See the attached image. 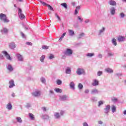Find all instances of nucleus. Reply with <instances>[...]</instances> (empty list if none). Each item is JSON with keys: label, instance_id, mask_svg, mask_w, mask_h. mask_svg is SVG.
<instances>
[{"label": "nucleus", "instance_id": "45", "mask_svg": "<svg viewBox=\"0 0 126 126\" xmlns=\"http://www.w3.org/2000/svg\"><path fill=\"white\" fill-rule=\"evenodd\" d=\"M112 101L114 102V103H116V102H118V98L116 97H113L112 98Z\"/></svg>", "mask_w": 126, "mask_h": 126}, {"label": "nucleus", "instance_id": "40", "mask_svg": "<svg viewBox=\"0 0 126 126\" xmlns=\"http://www.w3.org/2000/svg\"><path fill=\"white\" fill-rule=\"evenodd\" d=\"M84 33L82 32L78 35V39H81L82 37H84Z\"/></svg>", "mask_w": 126, "mask_h": 126}, {"label": "nucleus", "instance_id": "63", "mask_svg": "<svg viewBox=\"0 0 126 126\" xmlns=\"http://www.w3.org/2000/svg\"><path fill=\"white\" fill-rule=\"evenodd\" d=\"M26 44H27V45H28V46H30V45H32V43H31V42H27L26 43Z\"/></svg>", "mask_w": 126, "mask_h": 126}, {"label": "nucleus", "instance_id": "20", "mask_svg": "<svg viewBox=\"0 0 126 126\" xmlns=\"http://www.w3.org/2000/svg\"><path fill=\"white\" fill-rule=\"evenodd\" d=\"M41 119H43V120H49L50 116L47 114H43L41 115Z\"/></svg>", "mask_w": 126, "mask_h": 126}, {"label": "nucleus", "instance_id": "47", "mask_svg": "<svg viewBox=\"0 0 126 126\" xmlns=\"http://www.w3.org/2000/svg\"><path fill=\"white\" fill-rule=\"evenodd\" d=\"M49 48H50V47L48 46H46V45L42 46V49L43 50H48V49H49Z\"/></svg>", "mask_w": 126, "mask_h": 126}, {"label": "nucleus", "instance_id": "43", "mask_svg": "<svg viewBox=\"0 0 126 126\" xmlns=\"http://www.w3.org/2000/svg\"><path fill=\"white\" fill-rule=\"evenodd\" d=\"M56 82H57V84H58V85H61L63 83V82L61 80H57Z\"/></svg>", "mask_w": 126, "mask_h": 126}, {"label": "nucleus", "instance_id": "42", "mask_svg": "<svg viewBox=\"0 0 126 126\" xmlns=\"http://www.w3.org/2000/svg\"><path fill=\"white\" fill-rule=\"evenodd\" d=\"M78 88L80 90H81L83 89V85L81 83L78 84Z\"/></svg>", "mask_w": 126, "mask_h": 126}, {"label": "nucleus", "instance_id": "12", "mask_svg": "<svg viewBox=\"0 0 126 126\" xmlns=\"http://www.w3.org/2000/svg\"><path fill=\"white\" fill-rule=\"evenodd\" d=\"M9 88H13L14 86H15V84H14V80H11L9 81Z\"/></svg>", "mask_w": 126, "mask_h": 126}, {"label": "nucleus", "instance_id": "53", "mask_svg": "<svg viewBox=\"0 0 126 126\" xmlns=\"http://www.w3.org/2000/svg\"><path fill=\"white\" fill-rule=\"evenodd\" d=\"M77 19H78V20L80 21V22H82V21L83 20V19H82L81 17H80V16H78Z\"/></svg>", "mask_w": 126, "mask_h": 126}, {"label": "nucleus", "instance_id": "8", "mask_svg": "<svg viewBox=\"0 0 126 126\" xmlns=\"http://www.w3.org/2000/svg\"><path fill=\"white\" fill-rule=\"evenodd\" d=\"M68 99V96L66 95H60L59 96V99L60 101H67Z\"/></svg>", "mask_w": 126, "mask_h": 126}, {"label": "nucleus", "instance_id": "33", "mask_svg": "<svg viewBox=\"0 0 126 126\" xmlns=\"http://www.w3.org/2000/svg\"><path fill=\"white\" fill-rule=\"evenodd\" d=\"M65 35H66V32H64L62 36H61V37L60 38L59 41V42H62V40H63V37H64V36H65Z\"/></svg>", "mask_w": 126, "mask_h": 126}, {"label": "nucleus", "instance_id": "44", "mask_svg": "<svg viewBox=\"0 0 126 126\" xmlns=\"http://www.w3.org/2000/svg\"><path fill=\"white\" fill-rule=\"evenodd\" d=\"M41 109L42 110L43 112H47L48 111V108H46V107L43 106L41 108Z\"/></svg>", "mask_w": 126, "mask_h": 126}, {"label": "nucleus", "instance_id": "18", "mask_svg": "<svg viewBox=\"0 0 126 126\" xmlns=\"http://www.w3.org/2000/svg\"><path fill=\"white\" fill-rule=\"evenodd\" d=\"M65 73L66 74H70V73H71V68H70V67H66Z\"/></svg>", "mask_w": 126, "mask_h": 126}, {"label": "nucleus", "instance_id": "13", "mask_svg": "<svg viewBox=\"0 0 126 126\" xmlns=\"http://www.w3.org/2000/svg\"><path fill=\"white\" fill-rule=\"evenodd\" d=\"M93 86H98L99 85V80L97 79H94L92 83Z\"/></svg>", "mask_w": 126, "mask_h": 126}, {"label": "nucleus", "instance_id": "35", "mask_svg": "<svg viewBox=\"0 0 126 126\" xmlns=\"http://www.w3.org/2000/svg\"><path fill=\"white\" fill-rule=\"evenodd\" d=\"M16 120L18 123H19L20 124H22V119H21V117H17Z\"/></svg>", "mask_w": 126, "mask_h": 126}, {"label": "nucleus", "instance_id": "10", "mask_svg": "<svg viewBox=\"0 0 126 126\" xmlns=\"http://www.w3.org/2000/svg\"><path fill=\"white\" fill-rule=\"evenodd\" d=\"M9 48L10 49H11V50H14L15 48H16V44H15V42H11L10 43H9Z\"/></svg>", "mask_w": 126, "mask_h": 126}, {"label": "nucleus", "instance_id": "31", "mask_svg": "<svg viewBox=\"0 0 126 126\" xmlns=\"http://www.w3.org/2000/svg\"><path fill=\"white\" fill-rule=\"evenodd\" d=\"M54 91L56 93H62L63 92V90L60 88H56L54 89Z\"/></svg>", "mask_w": 126, "mask_h": 126}, {"label": "nucleus", "instance_id": "26", "mask_svg": "<svg viewBox=\"0 0 126 126\" xmlns=\"http://www.w3.org/2000/svg\"><path fill=\"white\" fill-rule=\"evenodd\" d=\"M68 32L69 36H71V37H72L74 35V31L71 30H68Z\"/></svg>", "mask_w": 126, "mask_h": 126}, {"label": "nucleus", "instance_id": "48", "mask_svg": "<svg viewBox=\"0 0 126 126\" xmlns=\"http://www.w3.org/2000/svg\"><path fill=\"white\" fill-rule=\"evenodd\" d=\"M103 74V71H98L97 72V76H101Z\"/></svg>", "mask_w": 126, "mask_h": 126}, {"label": "nucleus", "instance_id": "54", "mask_svg": "<svg viewBox=\"0 0 126 126\" xmlns=\"http://www.w3.org/2000/svg\"><path fill=\"white\" fill-rule=\"evenodd\" d=\"M55 16L56 17H57V18H58V20L59 21H61V18L60 17V16L58 15V14L56 13L55 14Z\"/></svg>", "mask_w": 126, "mask_h": 126}, {"label": "nucleus", "instance_id": "41", "mask_svg": "<svg viewBox=\"0 0 126 126\" xmlns=\"http://www.w3.org/2000/svg\"><path fill=\"white\" fill-rule=\"evenodd\" d=\"M103 104H104V101L100 100L98 101V107H101V106H102V105H103Z\"/></svg>", "mask_w": 126, "mask_h": 126}, {"label": "nucleus", "instance_id": "22", "mask_svg": "<svg viewBox=\"0 0 126 126\" xmlns=\"http://www.w3.org/2000/svg\"><path fill=\"white\" fill-rule=\"evenodd\" d=\"M111 43L113 46H117L118 43L117 42V39L115 38H113L111 40Z\"/></svg>", "mask_w": 126, "mask_h": 126}, {"label": "nucleus", "instance_id": "11", "mask_svg": "<svg viewBox=\"0 0 126 126\" xmlns=\"http://www.w3.org/2000/svg\"><path fill=\"white\" fill-rule=\"evenodd\" d=\"M16 57H17V59H18V61H19V62H23V61H24L23 56H22L20 54H17Z\"/></svg>", "mask_w": 126, "mask_h": 126}, {"label": "nucleus", "instance_id": "28", "mask_svg": "<svg viewBox=\"0 0 126 126\" xmlns=\"http://www.w3.org/2000/svg\"><path fill=\"white\" fill-rule=\"evenodd\" d=\"M1 32L2 33H4V34H7L8 32V30L5 28H3L2 30H1Z\"/></svg>", "mask_w": 126, "mask_h": 126}, {"label": "nucleus", "instance_id": "55", "mask_svg": "<svg viewBox=\"0 0 126 126\" xmlns=\"http://www.w3.org/2000/svg\"><path fill=\"white\" fill-rule=\"evenodd\" d=\"M21 35L22 38H24V39H25L26 38V36L22 32H21Z\"/></svg>", "mask_w": 126, "mask_h": 126}, {"label": "nucleus", "instance_id": "17", "mask_svg": "<svg viewBox=\"0 0 126 126\" xmlns=\"http://www.w3.org/2000/svg\"><path fill=\"white\" fill-rule=\"evenodd\" d=\"M110 11L111 15H114L116 14V8L115 7H111L110 9Z\"/></svg>", "mask_w": 126, "mask_h": 126}, {"label": "nucleus", "instance_id": "23", "mask_svg": "<svg viewBox=\"0 0 126 126\" xmlns=\"http://www.w3.org/2000/svg\"><path fill=\"white\" fill-rule=\"evenodd\" d=\"M7 69H8L9 71L11 72L13 71V67H12V65H11V64H9L7 66Z\"/></svg>", "mask_w": 126, "mask_h": 126}, {"label": "nucleus", "instance_id": "4", "mask_svg": "<svg viewBox=\"0 0 126 126\" xmlns=\"http://www.w3.org/2000/svg\"><path fill=\"white\" fill-rule=\"evenodd\" d=\"M110 110H111L110 105H105L104 108V113L105 115H108L110 113Z\"/></svg>", "mask_w": 126, "mask_h": 126}, {"label": "nucleus", "instance_id": "14", "mask_svg": "<svg viewBox=\"0 0 126 126\" xmlns=\"http://www.w3.org/2000/svg\"><path fill=\"white\" fill-rule=\"evenodd\" d=\"M108 3L110 5H112V6H116V5H117V2L114 0H109Z\"/></svg>", "mask_w": 126, "mask_h": 126}, {"label": "nucleus", "instance_id": "59", "mask_svg": "<svg viewBox=\"0 0 126 126\" xmlns=\"http://www.w3.org/2000/svg\"><path fill=\"white\" fill-rule=\"evenodd\" d=\"M85 93H86V94H88V93H89V90L88 89L86 90L85 91Z\"/></svg>", "mask_w": 126, "mask_h": 126}, {"label": "nucleus", "instance_id": "5", "mask_svg": "<svg viewBox=\"0 0 126 126\" xmlns=\"http://www.w3.org/2000/svg\"><path fill=\"white\" fill-rule=\"evenodd\" d=\"M76 73L78 75L85 74V70L82 68H78L76 71Z\"/></svg>", "mask_w": 126, "mask_h": 126}, {"label": "nucleus", "instance_id": "24", "mask_svg": "<svg viewBox=\"0 0 126 126\" xmlns=\"http://www.w3.org/2000/svg\"><path fill=\"white\" fill-rule=\"evenodd\" d=\"M105 28L103 27L102 29L100 30L98 32V35L101 36V35H102V33L105 32Z\"/></svg>", "mask_w": 126, "mask_h": 126}, {"label": "nucleus", "instance_id": "19", "mask_svg": "<svg viewBox=\"0 0 126 126\" xmlns=\"http://www.w3.org/2000/svg\"><path fill=\"white\" fill-rule=\"evenodd\" d=\"M6 109L8 110V111H10V110H12V105H11V103H8L6 105Z\"/></svg>", "mask_w": 126, "mask_h": 126}, {"label": "nucleus", "instance_id": "21", "mask_svg": "<svg viewBox=\"0 0 126 126\" xmlns=\"http://www.w3.org/2000/svg\"><path fill=\"white\" fill-rule=\"evenodd\" d=\"M69 86L70 88H71V89H72V90H74L75 89V84H74V82H71L69 84Z\"/></svg>", "mask_w": 126, "mask_h": 126}, {"label": "nucleus", "instance_id": "36", "mask_svg": "<svg viewBox=\"0 0 126 126\" xmlns=\"http://www.w3.org/2000/svg\"><path fill=\"white\" fill-rule=\"evenodd\" d=\"M45 55H42L40 58V61L41 63H44V61H45Z\"/></svg>", "mask_w": 126, "mask_h": 126}, {"label": "nucleus", "instance_id": "60", "mask_svg": "<svg viewBox=\"0 0 126 126\" xmlns=\"http://www.w3.org/2000/svg\"><path fill=\"white\" fill-rule=\"evenodd\" d=\"M77 13H78V10H77L76 9H75L74 14L75 15H76V14H77Z\"/></svg>", "mask_w": 126, "mask_h": 126}, {"label": "nucleus", "instance_id": "34", "mask_svg": "<svg viewBox=\"0 0 126 126\" xmlns=\"http://www.w3.org/2000/svg\"><path fill=\"white\" fill-rule=\"evenodd\" d=\"M61 6H63L65 9H67V4L66 3H62L61 4Z\"/></svg>", "mask_w": 126, "mask_h": 126}, {"label": "nucleus", "instance_id": "58", "mask_svg": "<svg viewBox=\"0 0 126 126\" xmlns=\"http://www.w3.org/2000/svg\"><path fill=\"white\" fill-rule=\"evenodd\" d=\"M83 126H89V125H88V124H87V123L85 122L83 123Z\"/></svg>", "mask_w": 126, "mask_h": 126}, {"label": "nucleus", "instance_id": "3", "mask_svg": "<svg viewBox=\"0 0 126 126\" xmlns=\"http://www.w3.org/2000/svg\"><path fill=\"white\" fill-rule=\"evenodd\" d=\"M73 53V51L72 49L70 48H67L63 52V55L65 56H67L68 57H71L72 56V54Z\"/></svg>", "mask_w": 126, "mask_h": 126}, {"label": "nucleus", "instance_id": "64", "mask_svg": "<svg viewBox=\"0 0 126 126\" xmlns=\"http://www.w3.org/2000/svg\"><path fill=\"white\" fill-rule=\"evenodd\" d=\"M0 59H1V60L3 59V56L1 54H0Z\"/></svg>", "mask_w": 126, "mask_h": 126}, {"label": "nucleus", "instance_id": "7", "mask_svg": "<svg viewBox=\"0 0 126 126\" xmlns=\"http://www.w3.org/2000/svg\"><path fill=\"white\" fill-rule=\"evenodd\" d=\"M32 95L33 97H40L41 96V91L36 90L32 93Z\"/></svg>", "mask_w": 126, "mask_h": 126}, {"label": "nucleus", "instance_id": "61", "mask_svg": "<svg viewBox=\"0 0 126 126\" xmlns=\"http://www.w3.org/2000/svg\"><path fill=\"white\" fill-rule=\"evenodd\" d=\"M76 9H77L78 11L80 9V6H77L76 8Z\"/></svg>", "mask_w": 126, "mask_h": 126}, {"label": "nucleus", "instance_id": "25", "mask_svg": "<svg viewBox=\"0 0 126 126\" xmlns=\"http://www.w3.org/2000/svg\"><path fill=\"white\" fill-rule=\"evenodd\" d=\"M95 56V53H89L86 54V56L87 57V58H91L92 57H94Z\"/></svg>", "mask_w": 126, "mask_h": 126}, {"label": "nucleus", "instance_id": "56", "mask_svg": "<svg viewBox=\"0 0 126 126\" xmlns=\"http://www.w3.org/2000/svg\"><path fill=\"white\" fill-rule=\"evenodd\" d=\"M122 74L121 73H118L115 74V76H118V77H120V76H122Z\"/></svg>", "mask_w": 126, "mask_h": 126}, {"label": "nucleus", "instance_id": "30", "mask_svg": "<svg viewBox=\"0 0 126 126\" xmlns=\"http://www.w3.org/2000/svg\"><path fill=\"white\" fill-rule=\"evenodd\" d=\"M111 110H112V113H116L117 111V107H116V106L115 105H112Z\"/></svg>", "mask_w": 126, "mask_h": 126}, {"label": "nucleus", "instance_id": "37", "mask_svg": "<svg viewBox=\"0 0 126 126\" xmlns=\"http://www.w3.org/2000/svg\"><path fill=\"white\" fill-rule=\"evenodd\" d=\"M54 94H55V93L54 92V91L52 90H49V96H50V97H52V95H54Z\"/></svg>", "mask_w": 126, "mask_h": 126}, {"label": "nucleus", "instance_id": "39", "mask_svg": "<svg viewBox=\"0 0 126 126\" xmlns=\"http://www.w3.org/2000/svg\"><path fill=\"white\" fill-rule=\"evenodd\" d=\"M40 81L42 82V83L45 84V83H46V79L44 77H41L40 78Z\"/></svg>", "mask_w": 126, "mask_h": 126}, {"label": "nucleus", "instance_id": "27", "mask_svg": "<svg viewBox=\"0 0 126 126\" xmlns=\"http://www.w3.org/2000/svg\"><path fill=\"white\" fill-rule=\"evenodd\" d=\"M29 116L31 120H32V121H34V120H35V116H34L33 114L29 113Z\"/></svg>", "mask_w": 126, "mask_h": 126}, {"label": "nucleus", "instance_id": "52", "mask_svg": "<svg viewBox=\"0 0 126 126\" xmlns=\"http://www.w3.org/2000/svg\"><path fill=\"white\" fill-rule=\"evenodd\" d=\"M26 107L28 108L29 109V108H31V103H27Z\"/></svg>", "mask_w": 126, "mask_h": 126}, {"label": "nucleus", "instance_id": "38", "mask_svg": "<svg viewBox=\"0 0 126 126\" xmlns=\"http://www.w3.org/2000/svg\"><path fill=\"white\" fill-rule=\"evenodd\" d=\"M108 57H114L115 56V54L112 52H109L107 53Z\"/></svg>", "mask_w": 126, "mask_h": 126}, {"label": "nucleus", "instance_id": "32", "mask_svg": "<svg viewBox=\"0 0 126 126\" xmlns=\"http://www.w3.org/2000/svg\"><path fill=\"white\" fill-rule=\"evenodd\" d=\"M126 15L124 12H121L119 14V17L120 18H125L126 17Z\"/></svg>", "mask_w": 126, "mask_h": 126}, {"label": "nucleus", "instance_id": "29", "mask_svg": "<svg viewBox=\"0 0 126 126\" xmlns=\"http://www.w3.org/2000/svg\"><path fill=\"white\" fill-rule=\"evenodd\" d=\"M99 91L97 89H93L91 91V94H98Z\"/></svg>", "mask_w": 126, "mask_h": 126}, {"label": "nucleus", "instance_id": "50", "mask_svg": "<svg viewBox=\"0 0 126 126\" xmlns=\"http://www.w3.org/2000/svg\"><path fill=\"white\" fill-rule=\"evenodd\" d=\"M55 58V56L53 54H50V55L49 57V60H53Z\"/></svg>", "mask_w": 126, "mask_h": 126}, {"label": "nucleus", "instance_id": "15", "mask_svg": "<svg viewBox=\"0 0 126 126\" xmlns=\"http://www.w3.org/2000/svg\"><path fill=\"white\" fill-rule=\"evenodd\" d=\"M117 40L118 42H124L126 40V37L125 36H118Z\"/></svg>", "mask_w": 126, "mask_h": 126}, {"label": "nucleus", "instance_id": "1", "mask_svg": "<svg viewBox=\"0 0 126 126\" xmlns=\"http://www.w3.org/2000/svg\"><path fill=\"white\" fill-rule=\"evenodd\" d=\"M64 115V111L61 110L60 112H56L54 113V117L55 120H61L62 116Z\"/></svg>", "mask_w": 126, "mask_h": 126}, {"label": "nucleus", "instance_id": "57", "mask_svg": "<svg viewBox=\"0 0 126 126\" xmlns=\"http://www.w3.org/2000/svg\"><path fill=\"white\" fill-rule=\"evenodd\" d=\"M97 58H98L99 59H102L103 55L101 54H98Z\"/></svg>", "mask_w": 126, "mask_h": 126}, {"label": "nucleus", "instance_id": "62", "mask_svg": "<svg viewBox=\"0 0 126 126\" xmlns=\"http://www.w3.org/2000/svg\"><path fill=\"white\" fill-rule=\"evenodd\" d=\"M11 96H12V97L14 98V97H15V94L14 93H12L11 94Z\"/></svg>", "mask_w": 126, "mask_h": 126}, {"label": "nucleus", "instance_id": "9", "mask_svg": "<svg viewBox=\"0 0 126 126\" xmlns=\"http://www.w3.org/2000/svg\"><path fill=\"white\" fill-rule=\"evenodd\" d=\"M2 53L5 56L7 60H8L9 61H11V58L10 57L9 54L7 53V52H6V51H3L2 52Z\"/></svg>", "mask_w": 126, "mask_h": 126}, {"label": "nucleus", "instance_id": "16", "mask_svg": "<svg viewBox=\"0 0 126 126\" xmlns=\"http://www.w3.org/2000/svg\"><path fill=\"white\" fill-rule=\"evenodd\" d=\"M104 71L107 72V73H113V72H114V70L110 67L106 68L104 70Z\"/></svg>", "mask_w": 126, "mask_h": 126}, {"label": "nucleus", "instance_id": "49", "mask_svg": "<svg viewBox=\"0 0 126 126\" xmlns=\"http://www.w3.org/2000/svg\"><path fill=\"white\" fill-rule=\"evenodd\" d=\"M47 7H48V9H50V10L54 11V8L50 5L48 4Z\"/></svg>", "mask_w": 126, "mask_h": 126}, {"label": "nucleus", "instance_id": "51", "mask_svg": "<svg viewBox=\"0 0 126 126\" xmlns=\"http://www.w3.org/2000/svg\"><path fill=\"white\" fill-rule=\"evenodd\" d=\"M92 101H93V102H96L97 101V98L95 97H93L91 98Z\"/></svg>", "mask_w": 126, "mask_h": 126}, {"label": "nucleus", "instance_id": "46", "mask_svg": "<svg viewBox=\"0 0 126 126\" xmlns=\"http://www.w3.org/2000/svg\"><path fill=\"white\" fill-rule=\"evenodd\" d=\"M39 2H40V3H41L42 4H43L44 6L45 5H46V6H48V4H47V3L44 2V1H42V0H39Z\"/></svg>", "mask_w": 126, "mask_h": 126}, {"label": "nucleus", "instance_id": "6", "mask_svg": "<svg viewBox=\"0 0 126 126\" xmlns=\"http://www.w3.org/2000/svg\"><path fill=\"white\" fill-rule=\"evenodd\" d=\"M18 14L19 18L21 20L24 19V18H25V16L24 15V14H22V10H21L20 8H18Z\"/></svg>", "mask_w": 126, "mask_h": 126}, {"label": "nucleus", "instance_id": "2", "mask_svg": "<svg viewBox=\"0 0 126 126\" xmlns=\"http://www.w3.org/2000/svg\"><path fill=\"white\" fill-rule=\"evenodd\" d=\"M0 20L1 21H3L4 23H8L10 21L9 20L7 19L6 15L3 13H0Z\"/></svg>", "mask_w": 126, "mask_h": 126}]
</instances>
